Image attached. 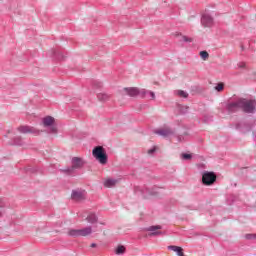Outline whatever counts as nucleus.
<instances>
[{
	"label": "nucleus",
	"mask_w": 256,
	"mask_h": 256,
	"mask_svg": "<svg viewBox=\"0 0 256 256\" xmlns=\"http://www.w3.org/2000/svg\"><path fill=\"white\" fill-rule=\"evenodd\" d=\"M240 109H241V98H238L234 102H229L226 105V110L228 111V113H237V111H240Z\"/></svg>",
	"instance_id": "1a4fd4ad"
},
{
	"label": "nucleus",
	"mask_w": 256,
	"mask_h": 256,
	"mask_svg": "<svg viewBox=\"0 0 256 256\" xmlns=\"http://www.w3.org/2000/svg\"><path fill=\"white\" fill-rule=\"evenodd\" d=\"M200 57H201V59H203L204 61H207V59H209V52H208V51H201V52H200Z\"/></svg>",
	"instance_id": "b1692460"
},
{
	"label": "nucleus",
	"mask_w": 256,
	"mask_h": 256,
	"mask_svg": "<svg viewBox=\"0 0 256 256\" xmlns=\"http://www.w3.org/2000/svg\"><path fill=\"white\" fill-rule=\"evenodd\" d=\"M42 125L43 127L49 128L48 133H51L52 135H57L58 130L57 126H55V118L53 116H46L42 119Z\"/></svg>",
	"instance_id": "7ed1b4c3"
},
{
	"label": "nucleus",
	"mask_w": 256,
	"mask_h": 256,
	"mask_svg": "<svg viewBox=\"0 0 256 256\" xmlns=\"http://www.w3.org/2000/svg\"><path fill=\"white\" fill-rule=\"evenodd\" d=\"M150 95L151 99H155V92L146 90V95Z\"/></svg>",
	"instance_id": "c756f323"
},
{
	"label": "nucleus",
	"mask_w": 256,
	"mask_h": 256,
	"mask_svg": "<svg viewBox=\"0 0 256 256\" xmlns=\"http://www.w3.org/2000/svg\"><path fill=\"white\" fill-rule=\"evenodd\" d=\"M223 89H225V84H223V83H218L215 86V90L218 91V93H221V91H223Z\"/></svg>",
	"instance_id": "a878e982"
},
{
	"label": "nucleus",
	"mask_w": 256,
	"mask_h": 256,
	"mask_svg": "<svg viewBox=\"0 0 256 256\" xmlns=\"http://www.w3.org/2000/svg\"><path fill=\"white\" fill-rule=\"evenodd\" d=\"M87 223H90L91 225H95L97 221H99V217H97V214L95 212H90L88 216L86 217Z\"/></svg>",
	"instance_id": "2eb2a0df"
},
{
	"label": "nucleus",
	"mask_w": 256,
	"mask_h": 256,
	"mask_svg": "<svg viewBox=\"0 0 256 256\" xmlns=\"http://www.w3.org/2000/svg\"><path fill=\"white\" fill-rule=\"evenodd\" d=\"M17 131H19V133H22L24 135H27V133H31L32 135H40L41 134V130H39L33 126H27V125H22V126L18 127Z\"/></svg>",
	"instance_id": "0eeeda50"
},
{
	"label": "nucleus",
	"mask_w": 256,
	"mask_h": 256,
	"mask_svg": "<svg viewBox=\"0 0 256 256\" xmlns=\"http://www.w3.org/2000/svg\"><path fill=\"white\" fill-rule=\"evenodd\" d=\"M124 91H126L127 95L129 97H145L147 95V90L146 89H139V88H124Z\"/></svg>",
	"instance_id": "423d86ee"
},
{
	"label": "nucleus",
	"mask_w": 256,
	"mask_h": 256,
	"mask_svg": "<svg viewBox=\"0 0 256 256\" xmlns=\"http://www.w3.org/2000/svg\"><path fill=\"white\" fill-rule=\"evenodd\" d=\"M176 95H178L179 97H183L184 99H187V97H189V94L183 90L176 91Z\"/></svg>",
	"instance_id": "4be33fe9"
},
{
	"label": "nucleus",
	"mask_w": 256,
	"mask_h": 256,
	"mask_svg": "<svg viewBox=\"0 0 256 256\" xmlns=\"http://www.w3.org/2000/svg\"><path fill=\"white\" fill-rule=\"evenodd\" d=\"M23 138L21 137H16L14 138V142L12 143V145H18V146H21L23 145Z\"/></svg>",
	"instance_id": "5701e85b"
},
{
	"label": "nucleus",
	"mask_w": 256,
	"mask_h": 256,
	"mask_svg": "<svg viewBox=\"0 0 256 256\" xmlns=\"http://www.w3.org/2000/svg\"><path fill=\"white\" fill-rule=\"evenodd\" d=\"M102 85H103V84H102L101 82H98V83H97V87H102Z\"/></svg>",
	"instance_id": "473e14b6"
},
{
	"label": "nucleus",
	"mask_w": 256,
	"mask_h": 256,
	"mask_svg": "<svg viewBox=\"0 0 256 256\" xmlns=\"http://www.w3.org/2000/svg\"><path fill=\"white\" fill-rule=\"evenodd\" d=\"M92 155L96 158V161H99L101 165H107V152L103 146H96L92 150Z\"/></svg>",
	"instance_id": "f03ea898"
},
{
	"label": "nucleus",
	"mask_w": 256,
	"mask_h": 256,
	"mask_svg": "<svg viewBox=\"0 0 256 256\" xmlns=\"http://www.w3.org/2000/svg\"><path fill=\"white\" fill-rule=\"evenodd\" d=\"M0 209H5V200L3 198H0ZM3 217V213L0 210V218Z\"/></svg>",
	"instance_id": "bb28decb"
},
{
	"label": "nucleus",
	"mask_w": 256,
	"mask_h": 256,
	"mask_svg": "<svg viewBox=\"0 0 256 256\" xmlns=\"http://www.w3.org/2000/svg\"><path fill=\"white\" fill-rule=\"evenodd\" d=\"M168 249L170 251H174L175 253H177L178 256H185V254L183 253V248L179 247V246H168Z\"/></svg>",
	"instance_id": "f3484780"
},
{
	"label": "nucleus",
	"mask_w": 256,
	"mask_h": 256,
	"mask_svg": "<svg viewBox=\"0 0 256 256\" xmlns=\"http://www.w3.org/2000/svg\"><path fill=\"white\" fill-rule=\"evenodd\" d=\"M125 253V246H118L116 248V255H123Z\"/></svg>",
	"instance_id": "393cba45"
},
{
	"label": "nucleus",
	"mask_w": 256,
	"mask_h": 256,
	"mask_svg": "<svg viewBox=\"0 0 256 256\" xmlns=\"http://www.w3.org/2000/svg\"><path fill=\"white\" fill-rule=\"evenodd\" d=\"M91 247H93V248H94V247H97V244H96V243H92V244H91Z\"/></svg>",
	"instance_id": "72a5a7b5"
},
{
	"label": "nucleus",
	"mask_w": 256,
	"mask_h": 256,
	"mask_svg": "<svg viewBox=\"0 0 256 256\" xmlns=\"http://www.w3.org/2000/svg\"><path fill=\"white\" fill-rule=\"evenodd\" d=\"M69 237H81V230L80 229H70L67 232Z\"/></svg>",
	"instance_id": "a211bd4d"
},
{
	"label": "nucleus",
	"mask_w": 256,
	"mask_h": 256,
	"mask_svg": "<svg viewBox=\"0 0 256 256\" xmlns=\"http://www.w3.org/2000/svg\"><path fill=\"white\" fill-rule=\"evenodd\" d=\"M154 133L156 135H159L160 137H171V135L175 134V131H173V129H171L170 127H164V128H160L158 130H155Z\"/></svg>",
	"instance_id": "9d476101"
},
{
	"label": "nucleus",
	"mask_w": 256,
	"mask_h": 256,
	"mask_svg": "<svg viewBox=\"0 0 256 256\" xmlns=\"http://www.w3.org/2000/svg\"><path fill=\"white\" fill-rule=\"evenodd\" d=\"M245 66H246L245 62H239L238 63V68L239 69H245Z\"/></svg>",
	"instance_id": "7c9ffc66"
},
{
	"label": "nucleus",
	"mask_w": 256,
	"mask_h": 256,
	"mask_svg": "<svg viewBox=\"0 0 256 256\" xmlns=\"http://www.w3.org/2000/svg\"><path fill=\"white\" fill-rule=\"evenodd\" d=\"M178 141H181V138H180V136H178Z\"/></svg>",
	"instance_id": "f704fd0d"
},
{
	"label": "nucleus",
	"mask_w": 256,
	"mask_h": 256,
	"mask_svg": "<svg viewBox=\"0 0 256 256\" xmlns=\"http://www.w3.org/2000/svg\"><path fill=\"white\" fill-rule=\"evenodd\" d=\"M115 185H117V179H107L104 182V186L108 188L115 187Z\"/></svg>",
	"instance_id": "6ab92c4d"
},
{
	"label": "nucleus",
	"mask_w": 256,
	"mask_h": 256,
	"mask_svg": "<svg viewBox=\"0 0 256 256\" xmlns=\"http://www.w3.org/2000/svg\"><path fill=\"white\" fill-rule=\"evenodd\" d=\"M72 166L67 167L66 169H62L61 172L65 173V175H73L77 169H83L85 165V161L79 157H73L71 160Z\"/></svg>",
	"instance_id": "f257e3e1"
},
{
	"label": "nucleus",
	"mask_w": 256,
	"mask_h": 256,
	"mask_svg": "<svg viewBox=\"0 0 256 256\" xmlns=\"http://www.w3.org/2000/svg\"><path fill=\"white\" fill-rule=\"evenodd\" d=\"M93 233V227L87 226L85 228L80 229V237H88Z\"/></svg>",
	"instance_id": "dca6fc26"
},
{
	"label": "nucleus",
	"mask_w": 256,
	"mask_h": 256,
	"mask_svg": "<svg viewBox=\"0 0 256 256\" xmlns=\"http://www.w3.org/2000/svg\"><path fill=\"white\" fill-rule=\"evenodd\" d=\"M99 101H108L109 100V95L105 94V93H99L97 95Z\"/></svg>",
	"instance_id": "aec40b11"
},
{
	"label": "nucleus",
	"mask_w": 256,
	"mask_h": 256,
	"mask_svg": "<svg viewBox=\"0 0 256 256\" xmlns=\"http://www.w3.org/2000/svg\"><path fill=\"white\" fill-rule=\"evenodd\" d=\"M181 41H183L184 43H192L193 38H190V37H187V36H182Z\"/></svg>",
	"instance_id": "cd10ccee"
},
{
	"label": "nucleus",
	"mask_w": 256,
	"mask_h": 256,
	"mask_svg": "<svg viewBox=\"0 0 256 256\" xmlns=\"http://www.w3.org/2000/svg\"><path fill=\"white\" fill-rule=\"evenodd\" d=\"M217 181V175H215V172H208L204 171L202 173V183L206 186H211Z\"/></svg>",
	"instance_id": "39448f33"
},
{
	"label": "nucleus",
	"mask_w": 256,
	"mask_h": 256,
	"mask_svg": "<svg viewBox=\"0 0 256 256\" xmlns=\"http://www.w3.org/2000/svg\"><path fill=\"white\" fill-rule=\"evenodd\" d=\"M201 25L202 27L211 28L213 27V25H215V19L213 18V16H211V14L204 13L201 16Z\"/></svg>",
	"instance_id": "6e6552de"
},
{
	"label": "nucleus",
	"mask_w": 256,
	"mask_h": 256,
	"mask_svg": "<svg viewBox=\"0 0 256 256\" xmlns=\"http://www.w3.org/2000/svg\"><path fill=\"white\" fill-rule=\"evenodd\" d=\"M181 159H183L184 161H191L193 159V155L187 154V153H182Z\"/></svg>",
	"instance_id": "412c9836"
},
{
	"label": "nucleus",
	"mask_w": 256,
	"mask_h": 256,
	"mask_svg": "<svg viewBox=\"0 0 256 256\" xmlns=\"http://www.w3.org/2000/svg\"><path fill=\"white\" fill-rule=\"evenodd\" d=\"M245 239H248L249 241L256 239V234H246Z\"/></svg>",
	"instance_id": "c85d7f7f"
},
{
	"label": "nucleus",
	"mask_w": 256,
	"mask_h": 256,
	"mask_svg": "<svg viewBox=\"0 0 256 256\" xmlns=\"http://www.w3.org/2000/svg\"><path fill=\"white\" fill-rule=\"evenodd\" d=\"M159 229H163V227L161 225L150 226V227L146 228V231L151 232L149 234V237H155L157 235H163V232L159 231Z\"/></svg>",
	"instance_id": "f8f14e48"
},
{
	"label": "nucleus",
	"mask_w": 256,
	"mask_h": 256,
	"mask_svg": "<svg viewBox=\"0 0 256 256\" xmlns=\"http://www.w3.org/2000/svg\"><path fill=\"white\" fill-rule=\"evenodd\" d=\"M139 193H141V195H143L144 198H147V195H155V193H153V191H151L148 188H145L144 190L139 189V187L135 188V194L139 195Z\"/></svg>",
	"instance_id": "4468645a"
},
{
	"label": "nucleus",
	"mask_w": 256,
	"mask_h": 256,
	"mask_svg": "<svg viewBox=\"0 0 256 256\" xmlns=\"http://www.w3.org/2000/svg\"><path fill=\"white\" fill-rule=\"evenodd\" d=\"M71 199H73V201H83L85 199V190H72Z\"/></svg>",
	"instance_id": "9b49d317"
},
{
	"label": "nucleus",
	"mask_w": 256,
	"mask_h": 256,
	"mask_svg": "<svg viewBox=\"0 0 256 256\" xmlns=\"http://www.w3.org/2000/svg\"><path fill=\"white\" fill-rule=\"evenodd\" d=\"M236 129L241 131V133H249V131H251V125L247 123H238L236 124Z\"/></svg>",
	"instance_id": "ddd939ff"
},
{
	"label": "nucleus",
	"mask_w": 256,
	"mask_h": 256,
	"mask_svg": "<svg viewBox=\"0 0 256 256\" xmlns=\"http://www.w3.org/2000/svg\"><path fill=\"white\" fill-rule=\"evenodd\" d=\"M241 109L244 113H255L256 101L240 98Z\"/></svg>",
	"instance_id": "20e7f679"
},
{
	"label": "nucleus",
	"mask_w": 256,
	"mask_h": 256,
	"mask_svg": "<svg viewBox=\"0 0 256 256\" xmlns=\"http://www.w3.org/2000/svg\"><path fill=\"white\" fill-rule=\"evenodd\" d=\"M156 149L152 148L148 150V155H153V153H155Z\"/></svg>",
	"instance_id": "2f4dec72"
}]
</instances>
